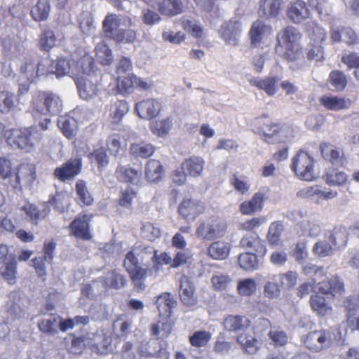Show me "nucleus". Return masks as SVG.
Here are the masks:
<instances>
[{
	"instance_id": "obj_5",
	"label": "nucleus",
	"mask_w": 359,
	"mask_h": 359,
	"mask_svg": "<svg viewBox=\"0 0 359 359\" xmlns=\"http://www.w3.org/2000/svg\"><path fill=\"white\" fill-rule=\"evenodd\" d=\"M314 159L306 151H299L292 158L291 169L301 180L311 181L315 178Z\"/></svg>"
},
{
	"instance_id": "obj_32",
	"label": "nucleus",
	"mask_w": 359,
	"mask_h": 359,
	"mask_svg": "<svg viewBox=\"0 0 359 359\" xmlns=\"http://www.w3.org/2000/svg\"><path fill=\"white\" fill-rule=\"evenodd\" d=\"M51 6L49 0H38L32 6L30 15L36 22L46 20L50 15Z\"/></svg>"
},
{
	"instance_id": "obj_38",
	"label": "nucleus",
	"mask_w": 359,
	"mask_h": 359,
	"mask_svg": "<svg viewBox=\"0 0 359 359\" xmlns=\"http://www.w3.org/2000/svg\"><path fill=\"white\" fill-rule=\"evenodd\" d=\"M320 102L327 109L334 111H338L347 108L349 102L344 98H339L336 96L323 95L320 98Z\"/></svg>"
},
{
	"instance_id": "obj_31",
	"label": "nucleus",
	"mask_w": 359,
	"mask_h": 359,
	"mask_svg": "<svg viewBox=\"0 0 359 359\" xmlns=\"http://www.w3.org/2000/svg\"><path fill=\"white\" fill-rule=\"evenodd\" d=\"M230 250V243L224 241H215L210 245L208 253L213 259L224 260L229 256Z\"/></svg>"
},
{
	"instance_id": "obj_34",
	"label": "nucleus",
	"mask_w": 359,
	"mask_h": 359,
	"mask_svg": "<svg viewBox=\"0 0 359 359\" xmlns=\"http://www.w3.org/2000/svg\"><path fill=\"white\" fill-rule=\"evenodd\" d=\"M300 52L303 55H306L307 60L309 61L314 60L316 62H320L324 58L323 48L319 43L309 44L304 53L302 51ZM304 57L305 58V56H304ZM304 60H306L304 59ZM293 63L294 65L291 66L292 68H302L307 65L306 61H305V64L302 67H299L295 62Z\"/></svg>"
},
{
	"instance_id": "obj_23",
	"label": "nucleus",
	"mask_w": 359,
	"mask_h": 359,
	"mask_svg": "<svg viewBox=\"0 0 359 359\" xmlns=\"http://www.w3.org/2000/svg\"><path fill=\"white\" fill-rule=\"evenodd\" d=\"M76 86L79 96L85 100L94 98L100 90L99 86L93 80L88 79H79Z\"/></svg>"
},
{
	"instance_id": "obj_57",
	"label": "nucleus",
	"mask_w": 359,
	"mask_h": 359,
	"mask_svg": "<svg viewBox=\"0 0 359 359\" xmlns=\"http://www.w3.org/2000/svg\"><path fill=\"white\" fill-rule=\"evenodd\" d=\"M128 109V104L125 100H116L111 105L110 116L117 122L127 114Z\"/></svg>"
},
{
	"instance_id": "obj_62",
	"label": "nucleus",
	"mask_w": 359,
	"mask_h": 359,
	"mask_svg": "<svg viewBox=\"0 0 359 359\" xmlns=\"http://www.w3.org/2000/svg\"><path fill=\"white\" fill-rule=\"evenodd\" d=\"M257 284L253 278H245L238 283L237 290L241 296H250L256 290Z\"/></svg>"
},
{
	"instance_id": "obj_59",
	"label": "nucleus",
	"mask_w": 359,
	"mask_h": 359,
	"mask_svg": "<svg viewBox=\"0 0 359 359\" xmlns=\"http://www.w3.org/2000/svg\"><path fill=\"white\" fill-rule=\"evenodd\" d=\"M58 126L65 137L72 138L76 132V122L72 118H61Z\"/></svg>"
},
{
	"instance_id": "obj_12",
	"label": "nucleus",
	"mask_w": 359,
	"mask_h": 359,
	"mask_svg": "<svg viewBox=\"0 0 359 359\" xmlns=\"http://www.w3.org/2000/svg\"><path fill=\"white\" fill-rule=\"evenodd\" d=\"M323 158L333 165L343 167L346 163V158L344 151L329 143H322L320 145Z\"/></svg>"
},
{
	"instance_id": "obj_17",
	"label": "nucleus",
	"mask_w": 359,
	"mask_h": 359,
	"mask_svg": "<svg viewBox=\"0 0 359 359\" xmlns=\"http://www.w3.org/2000/svg\"><path fill=\"white\" fill-rule=\"evenodd\" d=\"M272 28L265 22L257 20L254 22L250 29L251 43L254 46L259 45L264 39L271 34Z\"/></svg>"
},
{
	"instance_id": "obj_41",
	"label": "nucleus",
	"mask_w": 359,
	"mask_h": 359,
	"mask_svg": "<svg viewBox=\"0 0 359 359\" xmlns=\"http://www.w3.org/2000/svg\"><path fill=\"white\" fill-rule=\"evenodd\" d=\"M81 31L86 35H90L95 31L94 18L90 13L83 12L78 18Z\"/></svg>"
},
{
	"instance_id": "obj_9",
	"label": "nucleus",
	"mask_w": 359,
	"mask_h": 359,
	"mask_svg": "<svg viewBox=\"0 0 359 359\" xmlns=\"http://www.w3.org/2000/svg\"><path fill=\"white\" fill-rule=\"evenodd\" d=\"M331 341V334L329 331L320 330L309 332L304 343L307 348L313 352H319L327 347Z\"/></svg>"
},
{
	"instance_id": "obj_8",
	"label": "nucleus",
	"mask_w": 359,
	"mask_h": 359,
	"mask_svg": "<svg viewBox=\"0 0 359 359\" xmlns=\"http://www.w3.org/2000/svg\"><path fill=\"white\" fill-rule=\"evenodd\" d=\"M82 158L76 157L70 158L61 166L55 169V178L61 182L72 180L81 172Z\"/></svg>"
},
{
	"instance_id": "obj_44",
	"label": "nucleus",
	"mask_w": 359,
	"mask_h": 359,
	"mask_svg": "<svg viewBox=\"0 0 359 359\" xmlns=\"http://www.w3.org/2000/svg\"><path fill=\"white\" fill-rule=\"evenodd\" d=\"M182 28L196 38L201 37L203 29L198 22L190 17L183 16L180 19Z\"/></svg>"
},
{
	"instance_id": "obj_35",
	"label": "nucleus",
	"mask_w": 359,
	"mask_h": 359,
	"mask_svg": "<svg viewBox=\"0 0 359 359\" xmlns=\"http://www.w3.org/2000/svg\"><path fill=\"white\" fill-rule=\"evenodd\" d=\"M294 136V130L292 126L287 124H279L276 136H267L266 142L269 144L286 142L290 141Z\"/></svg>"
},
{
	"instance_id": "obj_50",
	"label": "nucleus",
	"mask_w": 359,
	"mask_h": 359,
	"mask_svg": "<svg viewBox=\"0 0 359 359\" xmlns=\"http://www.w3.org/2000/svg\"><path fill=\"white\" fill-rule=\"evenodd\" d=\"M306 30L315 43L321 44L326 38L325 29L313 21L309 22L307 24Z\"/></svg>"
},
{
	"instance_id": "obj_20",
	"label": "nucleus",
	"mask_w": 359,
	"mask_h": 359,
	"mask_svg": "<svg viewBox=\"0 0 359 359\" xmlns=\"http://www.w3.org/2000/svg\"><path fill=\"white\" fill-rule=\"evenodd\" d=\"M299 230L303 236L317 237L320 234L321 225L316 216L310 215L299 223Z\"/></svg>"
},
{
	"instance_id": "obj_55",
	"label": "nucleus",
	"mask_w": 359,
	"mask_h": 359,
	"mask_svg": "<svg viewBox=\"0 0 359 359\" xmlns=\"http://www.w3.org/2000/svg\"><path fill=\"white\" fill-rule=\"evenodd\" d=\"M310 304L312 309L318 314L324 316L331 308L325 302V297L318 294H312L310 298Z\"/></svg>"
},
{
	"instance_id": "obj_36",
	"label": "nucleus",
	"mask_w": 359,
	"mask_h": 359,
	"mask_svg": "<svg viewBox=\"0 0 359 359\" xmlns=\"http://www.w3.org/2000/svg\"><path fill=\"white\" fill-rule=\"evenodd\" d=\"M50 72L56 74L57 77L63 76L70 72H74V65L71 64L70 60L65 57H58L57 60L52 62L50 65Z\"/></svg>"
},
{
	"instance_id": "obj_22",
	"label": "nucleus",
	"mask_w": 359,
	"mask_h": 359,
	"mask_svg": "<svg viewBox=\"0 0 359 359\" xmlns=\"http://www.w3.org/2000/svg\"><path fill=\"white\" fill-rule=\"evenodd\" d=\"M310 15V12L306 3L302 0H297L289 7L287 16L294 23H301Z\"/></svg>"
},
{
	"instance_id": "obj_43",
	"label": "nucleus",
	"mask_w": 359,
	"mask_h": 359,
	"mask_svg": "<svg viewBox=\"0 0 359 359\" xmlns=\"http://www.w3.org/2000/svg\"><path fill=\"white\" fill-rule=\"evenodd\" d=\"M138 351L142 357H158L161 351V347L157 341L153 340L141 344Z\"/></svg>"
},
{
	"instance_id": "obj_29",
	"label": "nucleus",
	"mask_w": 359,
	"mask_h": 359,
	"mask_svg": "<svg viewBox=\"0 0 359 359\" xmlns=\"http://www.w3.org/2000/svg\"><path fill=\"white\" fill-rule=\"evenodd\" d=\"M155 304L160 316L169 317L171 315L172 309L175 307L177 302L170 293L164 292L156 297Z\"/></svg>"
},
{
	"instance_id": "obj_24",
	"label": "nucleus",
	"mask_w": 359,
	"mask_h": 359,
	"mask_svg": "<svg viewBox=\"0 0 359 359\" xmlns=\"http://www.w3.org/2000/svg\"><path fill=\"white\" fill-rule=\"evenodd\" d=\"M203 210V205L199 201L184 199L180 203L178 212L184 218L190 217L191 219H194L196 216L202 212Z\"/></svg>"
},
{
	"instance_id": "obj_58",
	"label": "nucleus",
	"mask_w": 359,
	"mask_h": 359,
	"mask_svg": "<svg viewBox=\"0 0 359 359\" xmlns=\"http://www.w3.org/2000/svg\"><path fill=\"white\" fill-rule=\"evenodd\" d=\"M22 209L34 224H37L39 220L45 218L49 213V209L44 208L42 210H39L32 204H27Z\"/></svg>"
},
{
	"instance_id": "obj_18",
	"label": "nucleus",
	"mask_w": 359,
	"mask_h": 359,
	"mask_svg": "<svg viewBox=\"0 0 359 359\" xmlns=\"http://www.w3.org/2000/svg\"><path fill=\"white\" fill-rule=\"evenodd\" d=\"M194 290V286L189 278L182 276L180 278V297L182 302L188 307L194 306L197 304Z\"/></svg>"
},
{
	"instance_id": "obj_26",
	"label": "nucleus",
	"mask_w": 359,
	"mask_h": 359,
	"mask_svg": "<svg viewBox=\"0 0 359 359\" xmlns=\"http://www.w3.org/2000/svg\"><path fill=\"white\" fill-rule=\"evenodd\" d=\"M251 325V321L244 316H229L224 320L226 330L233 332H245Z\"/></svg>"
},
{
	"instance_id": "obj_33",
	"label": "nucleus",
	"mask_w": 359,
	"mask_h": 359,
	"mask_svg": "<svg viewBox=\"0 0 359 359\" xmlns=\"http://www.w3.org/2000/svg\"><path fill=\"white\" fill-rule=\"evenodd\" d=\"M158 6V11L168 16L177 15L183 11V5L180 0H162Z\"/></svg>"
},
{
	"instance_id": "obj_56",
	"label": "nucleus",
	"mask_w": 359,
	"mask_h": 359,
	"mask_svg": "<svg viewBox=\"0 0 359 359\" xmlns=\"http://www.w3.org/2000/svg\"><path fill=\"white\" fill-rule=\"evenodd\" d=\"M59 325V317L53 315L41 320L38 323L39 330L45 333L55 334Z\"/></svg>"
},
{
	"instance_id": "obj_28",
	"label": "nucleus",
	"mask_w": 359,
	"mask_h": 359,
	"mask_svg": "<svg viewBox=\"0 0 359 359\" xmlns=\"http://www.w3.org/2000/svg\"><path fill=\"white\" fill-rule=\"evenodd\" d=\"M280 0H260L258 12L263 18H276L280 13Z\"/></svg>"
},
{
	"instance_id": "obj_64",
	"label": "nucleus",
	"mask_w": 359,
	"mask_h": 359,
	"mask_svg": "<svg viewBox=\"0 0 359 359\" xmlns=\"http://www.w3.org/2000/svg\"><path fill=\"white\" fill-rule=\"evenodd\" d=\"M341 62L348 69L359 67V55L357 53L345 50L341 53Z\"/></svg>"
},
{
	"instance_id": "obj_54",
	"label": "nucleus",
	"mask_w": 359,
	"mask_h": 359,
	"mask_svg": "<svg viewBox=\"0 0 359 359\" xmlns=\"http://www.w3.org/2000/svg\"><path fill=\"white\" fill-rule=\"evenodd\" d=\"M141 264H147L151 261L154 264L156 262V250L150 246L147 247H136L134 248Z\"/></svg>"
},
{
	"instance_id": "obj_15",
	"label": "nucleus",
	"mask_w": 359,
	"mask_h": 359,
	"mask_svg": "<svg viewBox=\"0 0 359 359\" xmlns=\"http://www.w3.org/2000/svg\"><path fill=\"white\" fill-rule=\"evenodd\" d=\"M135 109L141 118L151 119L158 115L161 104L154 99H147L136 103Z\"/></svg>"
},
{
	"instance_id": "obj_42",
	"label": "nucleus",
	"mask_w": 359,
	"mask_h": 359,
	"mask_svg": "<svg viewBox=\"0 0 359 359\" xmlns=\"http://www.w3.org/2000/svg\"><path fill=\"white\" fill-rule=\"evenodd\" d=\"M36 178L35 169L32 164H21L16 173V180L18 183L24 181L25 183H32Z\"/></svg>"
},
{
	"instance_id": "obj_3",
	"label": "nucleus",
	"mask_w": 359,
	"mask_h": 359,
	"mask_svg": "<svg viewBox=\"0 0 359 359\" xmlns=\"http://www.w3.org/2000/svg\"><path fill=\"white\" fill-rule=\"evenodd\" d=\"M43 131L38 123L28 128L8 130L5 133V137L7 143L13 149L29 151L41 141Z\"/></svg>"
},
{
	"instance_id": "obj_2",
	"label": "nucleus",
	"mask_w": 359,
	"mask_h": 359,
	"mask_svg": "<svg viewBox=\"0 0 359 359\" xmlns=\"http://www.w3.org/2000/svg\"><path fill=\"white\" fill-rule=\"evenodd\" d=\"M102 28L107 38L118 43H130L136 39L135 23L126 15L108 13Z\"/></svg>"
},
{
	"instance_id": "obj_11",
	"label": "nucleus",
	"mask_w": 359,
	"mask_h": 359,
	"mask_svg": "<svg viewBox=\"0 0 359 359\" xmlns=\"http://www.w3.org/2000/svg\"><path fill=\"white\" fill-rule=\"evenodd\" d=\"M241 22L230 20L224 24L220 29V37L228 44L237 46L241 34Z\"/></svg>"
},
{
	"instance_id": "obj_7",
	"label": "nucleus",
	"mask_w": 359,
	"mask_h": 359,
	"mask_svg": "<svg viewBox=\"0 0 359 359\" xmlns=\"http://www.w3.org/2000/svg\"><path fill=\"white\" fill-rule=\"evenodd\" d=\"M44 65L35 61L33 57H25L20 65V81L33 82L39 76L45 74Z\"/></svg>"
},
{
	"instance_id": "obj_13",
	"label": "nucleus",
	"mask_w": 359,
	"mask_h": 359,
	"mask_svg": "<svg viewBox=\"0 0 359 359\" xmlns=\"http://www.w3.org/2000/svg\"><path fill=\"white\" fill-rule=\"evenodd\" d=\"M330 37L333 42H344L349 46L358 43L357 34L348 27H332Z\"/></svg>"
},
{
	"instance_id": "obj_51",
	"label": "nucleus",
	"mask_w": 359,
	"mask_h": 359,
	"mask_svg": "<svg viewBox=\"0 0 359 359\" xmlns=\"http://www.w3.org/2000/svg\"><path fill=\"white\" fill-rule=\"evenodd\" d=\"M347 177L344 172L337 169H331L326 172L325 180L329 185L341 186L346 182Z\"/></svg>"
},
{
	"instance_id": "obj_53",
	"label": "nucleus",
	"mask_w": 359,
	"mask_h": 359,
	"mask_svg": "<svg viewBox=\"0 0 359 359\" xmlns=\"http://www.w3.org/2000/svg\"><path fill=\"white\" fill-rule=\"evenodd\" d=\"M147 269H144L140 266L135 267L134 270L128 271L130 278L138 290H143L145 288L144 281L147 276Z\"/></svg>"
},
{
	"instance_id": "obj_48",
	"label": "nucleus",
	"mask_w": 359,
	"mask_h": 359,
	"mask_svg": "<svg viewBox=\"0 0 359 359\" xmlns=\"http://www.w3.org/2000/svg\"><path fill=\"white\" fill-rule=\"evenodd\" d=\"M154 152V147L150 143L132 144L130 153L136 157L148 158Z\"/></svg>"
},
{
	"instance_id": "obj_1",
	"label": "nucleus",
	"mask_w": 359,
	"mask_h": 359,
	"mask_svg": "<svg viewBox=\"0 0 359 359\" xmlns=\"http://www.w3.org/2000/svg\"><path fill=\"white\" fill-rule=\"evenodd\" d=\"M63 109L60 97L53 92L47 91L34 95L29 107V112L41 130L50 129L51 119L48 116L60 114Z\"/></svg>"
},
{
	"instance_id": "obj_30",
	"label": "nucleus",
	"mask_w": 359,
	"mask_h": 359,
	"mask_svg": "<svg viewBox=\"0 0 359 359\" xmlns=\"http://www.w3.org/2000/svg\"><path fill=\"white\" fill-rule=\"evenodd\" d=\"M264 194L262 192L255 193L248 201H244L240 205V210L243 215H252L263 208Z\"/></svg>"
},
{
	"instance_id": "obj_6",
	"label": "nucleus",
	"mask_w": 359,
	"mask_h": 359,
	"mask_svg": "<svg viewBox=\"0 0 359 359\" xmlns=\"http://www.w3.org/2000/svg\"><path fill=\"white\" fill-rule=\"evenodd\" d=\"M225 222L218 218H210L203 222L196 229V234L204 240H213L223 237L226 231Z\"/></svg>"
},
{
	"instance_id": "obj_40",
	"label": "nucleus",
	"mask_w": 359,
	"mask_h": 359,
	"mask_svg": "<svg viewBox=\"0 0 359 359\" xmlns=\"http://www.w3.org/2000/svg\"><path fill=\"white\" fill-rule=\"evenodd\" d=\"M76 73H82L86 75H90L94 72L93 58L87 53H85L74 65Z\"/></svg>"
},
{
	"instance_id": "obj_60",
	"label": "nucleus",
	"mask_w": 359,
	"mask_h": 359,
	"mask_svg": "<svg viewBox=\"0 0 359 359\" xmlns=\"http://www.w3.org/2000/svg\"><path fill=\"white\" fill-rule=\"evenodd\" d=\"M329 241L334 248L344 246L347 242V233L345 228L334 229L329 236Z\"/></svg>"
},
{
	"instance_id": "obj_27",
	"label": "nucleus",
	"mask_w": 359,
	"mask_h": 359,
	"mask_svg": "<svg viewBox=\"0 0 359 359\" xmlns=\"http://www.w3.org/2000/svg\"><path fill=\"white\" fill-rule=\"evenodd\" d=\"M205 165V161L198 156H192L186 159L182 163L181 168L188 175L197 177L201 175Z\"/></svg>"
},
{
	"instance_id": "obj_45",
	"label": "nucleus",
	"mask_w": 359,
	"mask_h": 359,
	"mask_svg": "<svg viewBox=\"0 0 359 359\" xmlns=\"http://www.w3.org/2000/svg\"><path fill=\"white\" fill-rule=\"evenodd\" d=\"M77 198L81 205H90L93 203V198L89 192L86 184L83 180H79L75 186Z\"/></svg>"
},
{
	"instance_id": "obj_25",
	"label": "nucleus",
	"mask_w": 359,
	"mask_h": 359,
	"mask_svg": "<svg viewBox=\"0 0 359 359\" xmlns=\"http://www.w3.org/2000/svg\"><path fill=\"white\" fill-rule=\"evenodd\" d=\"M236 341L242 351L248 354H255L260 348L259 341L253 335L243 332L236 337Z\"/></svg>"
},
{
	"instance_id": "obj_19",
	"label": "nucleus",
	"mask_w": 359,
	"mask_h": 359,
	"mask_svg": "<svg viewBox=\"0 0 359 359\" xmlns=\"http://www.w3.org/2000/svg\"><path fill=\"white\" fill-rule=\"evenodd\" d=\"M88 222L89 217L87 215H78L70 224L71 233L77 238L89 240L91 236Z\"/></svg>"
},
{
	"instance_id": "obj_47",
	"label": "nucleus",
	"mask_w": 359,
	"mask_h": 359,
	"mask_svg": "<svg viewBox=\"0 0 359 359\" xmlns=\"http://www.w3.org/2000/svg\"><path fill=\"white\" fill-rule=\"evenodd\" d=\"M89 158L93 163H97V169L103 170L109 163V158L104 148L101 147L94 150L89 154Z\"/></svg>"
},
{
	"instance_id": "obj_49",
	"label": "nucleus",
	"mask_w": 359,
	"mask_h": 359,
	"mask_svg": "<svg viewBox=\"0 0 359 359\" xmlns=\"http://www.w3.org/2000/svg\"><path fill=\"white\" fill-rule=\"evenodd\" d=\"M255 252L241 253L238 257V264L245 270H255L258 268L259 262Z\"/></svg>"
},
{
	"instance_id": "obj_4",
	"label": "nucleus",
	"mask_w": 359,
	"mask_h": 359,
	"mask_svg": "<svg viewBox=\"0 0 359 359\" xmlns=\"http://www.w3.org/2000/svg\"><path fill=\"white\" fill-rule=\"evenodd\" d=\"M301 34L294 27L288 26L284 28L277 35V41L279 44L284 46L287 49L284 56L290 62H295L299 67L305 64L304 55L298 49L294 48V43L301 39Z\"/></svg>"
},
{
	"instance_id": "obj_46",
	"label": "nucleus",
	"mask_w": 359,
	"mask_h": 359,
	"mask_svg": "<svg viewBox=\"0 0 359 359\" xmlns=\"http://www.w3.org/2000/svg\"><path fill=\"white\" fill-rule=\"evenodd\" d=\"M172 126V122L170 118L160 121H154L150 123V130L153 134L162 137L167 135Z\"/></svg>"
},
{
	"instance_id": "obj_21",
	"label": "nucleus",
	"mask_w": 359,
	"mask_h": 359,
	"mask_svg": "<svg viewBox=\"0 0 359 359\" xmlns=\"http://www.w3.org/2000/svg\"><path fill=\"white\" fill-rule=\"evenodd\" d=\"M240 245L241 247L257 253L259 256L264 255L266 252L264 241L261 240L255 233H250L244 236L240 241Z\"/></svg>"
},
{
	"instance_id": "obj_14",
	"label": "nucleus",
	"mask_w": 359,
	"mask_h": 359,
	"mask_svg": "<svg viewBox=\"0 0 359 359\" xmlns=\"http://www.w3.org/2000/svg\"><path fill=\"white\" fill-rule=\"evenodd\" d=\"M248 81L251 86L264 90L269 96H273L278 91L280 79L276 76H267L264 79L252 77Z\"/></svg>"
},
{
	"instance_id": "obj_61",
	"label": "nucleus",
	"mask_w": 359,
	"mask_h": 359,
	"mask_svg": "<svg viewBox=\"0 0 359 359\" xmlns=\"http://www.w3.org/2000/svg\"><path fill=\"white\" fill-rule=\"evenodd\" d=\"M330 241L321 240L315 243L313 247V252L319 257H327L334 253V248Z\"/></svg>"
},
{
	"instance_id": "obj_10",
	"label": "nucleus",
	"mask_w": 359,
	"mask_h": 359,
	"mask_svg": "<svg viewBox=\"0 0 359 359\" xmlns=\"http://www.w3.org/2000/svg\"><path fill=\"white\" fill-rule=\"evenodd\" d=\"M319 292L333 298L341 297L344 293V282L339 276H332L317 283Z\"/></svg>"
},
{
	"instance_id": "obj_16",
	"label": "nucleus",
	"mask_w": 359,
	"mask_h": 359,
	"mask_svg": "<svg viewBox=\"0 0 359 359\" xmlns=\"http://www.w3.org/2000/svg\"><path fill=\"white\" fill-rule=\"evenodd\" d=\"M142 171L135 170L128 165H118L115 170V176L120 182L137 185L142 178Z\"/></svg>"
},
{
	"instance_id": "obj_39",
	"label": "nucleus",
	"mask_w": 359,
	"mask_h": 359,
	"mask_svg": "<svg viewBox=\"0 0 359 359\" xmlns=\"http://www.w3.org/2000/svg\"><path fill=\"white\" fill-rule=\"evenodd\" d=\"M162 175V166L161 163L154 159L148 161L145 168V176L146 178L151 182L158 181Z\"/></svg>"
},
{
	"instance_id": "obj_52",
	"label": "nucleus",
	"mask_w": 359,
	"mask_h": 359,
	"mask_svg": "<svg viewBox=\"0 0 359 359\" xmlns=\"http://www.w3.org/2000/svg\"><path fill=\"white\" fill-rule=\"evenodd\" d=\"M15 95L8 90L0 92V112L2 114H8L14 109L15 107Z\"/></svg>"
},
{
	"instance_id": "obj_63",
	"label": "nucleus",
	"mask_w": 359,
	"mask_h": 359,
	"mask_svg": "<svg viewBox=\"0 0 359 359\" xmlns=\"http://www.w3.org/2000/svg\"><path fill=\"white\" fill-rule=\"evenodd\" d=\"M330 82L337 90H343L347 85L346 76L339 70L332 71L330 74Z\"/></svg>"
},
{
	"instance_id": "obj_37",
	"label": "nucleus",
	"mask_w": 359,
	"mask_h": 359,
	"mask_svg": "<svg viewBox=\"0 0 359 359\" xmlns=\"http://www.w3.org/2000/svg\"><path fill=\"white\" fill-rule=\"evenodd\" d=\"M172 331V323L168 317H166L157 323L152 324L151 326V334L157 338H165Z\"/></svg>"
}]
</instances>
